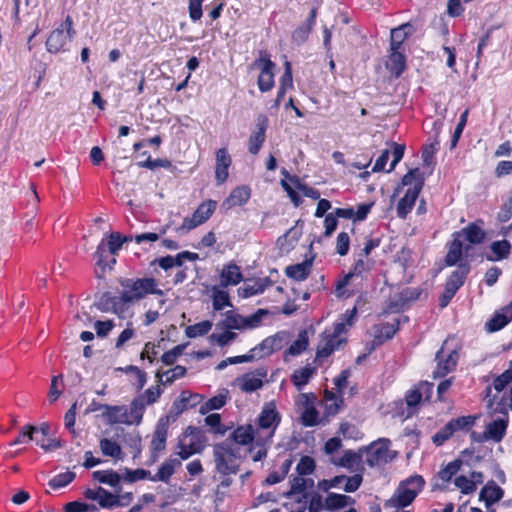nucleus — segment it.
<instances>
[{"mask_svg": "<svg viewBox=\"0 0 512 512\" xmlns=\"http://www.w3.org/2000/svg\"><path fill=\"white\" fill-rule=\"evenodd\" d=\"M512 381V366L505 370L501 375L497 376L493 384L487 387V403L489 408L494 412L506 414L508 409L512 410V386L509 395H501L504 388Z\"/></svg>", "mask_w": 512, "mask_h": 512, "instance_id": "obj_1", "label": "nucleus"}, {"mask_svg": "<svg viewBox=\"0 0 512 512\" xmlns=\"http://www.w3.org/2000/svg\"><path fill=\"white\" fill-rule=\"evenodd\" d=\"M425 481L420 475H413L400 482L394 494L385 503L386 507L402 509L409 506L424 488Z\"/></svg>", "mask_w": 512, "mask_h": 512, "instance_id": "obj_2", "label": "nucleus"}, {"mask_svg": "<svg viewBox=\"0 0 512 512\" xmlns=\"http://www.w3.org/2000/svg\"><path fill=\"white\" fill-rule=\"evenodd\" d=\"M123 288L120 299L124 303H133L143 299L148 294L162 296L164 293L158 289V283L154 278L125 279L121 282Z\"/></svg>", "mask_w": 512, "mask_h": 512, "instance_id": "obj_3", "label": "nucleus"}, {"mask_svg": "<svg viewBox=\"0 0 512 512\" xmlns=\"http://www.w3.org/2000/svg\"><path fill=\"white\" fill-rule=\"evenodd\" d=\"M280 422L281 415L276 403L274 401L264 403L256 420L258 439L264 441L266 445L270 444Z\"/></svg>", "mask_w": 512, "mask_h": 512, "instance_id": "obj_4", "label": "nucleus"}, {"mask_svg": "<svg viewBox=\"0 0 512 512\" xmlns=\"http://www.w3.org/2000/svg\"><path fill=\"white\" fill-rule=\"evenodd\" d=\"M344 333L345 323L343 321H336L333 327L325 329L321 334L317 347V358H326L345 344L346 338L343 336Z\"/></svg>", "mask_w": 512, "mask_h": 512, "instance_id": "obj_5", "label": "nucleus"}, {"mask_svg": "<svg viewBox=\"0 0 512 512\" xmlns=\"http://www.w3.org/2000/svg\"><path fill=\"white\" fill-rule=\"evenodd\" d=\"M206 445L204 433L195 427L189 426L179 437L177 455L186 460L194 454L200 453Z\"/></svg>", "mask_w": 512, "mask_h": 512, "instance_id": "obj_6", "label": "nucleus"}, {"mask_svg": "<svg viewBox=\"0 0 512 512\" xmlns=\"http://www.w3.org/2000/svg\"><path fill=\"white\" fill-rule=\"evenodd\" d=\"M216 469L223 475L235 474L238 470L239 450L229 442L216 444L213 450Z\"/></svg>", "mask_w": 512, "mask_h": 512, "instance_id": "obj_7", "label": "nucleus"}, {"mask_svg": "<svg viewBox=\"0 0 512 512\" xmlns=\"http://www.w3.org/2000/svg\"><path fill=\"white\" fill-rule=\"evenodd\" d=\"M390 440L380 438L367 447H363V455H366L365 463L369 467L382 466L396 457V452L390 449Z\"/></svg>", "mask_w": 512, "mask_h": 512, "instance_id": "obj_8", "label": "nucleus"}, {"mask_svg": "<svg viewBox=\"0 0 512 512\" xmlns=\"http://www.w3.org/2000/svg\"><path fill=\"white\" fill-rule=\"evenodd\" d=\"M75 30L73 29V20L71 16H66L60 27L54 29L46 41L47 51L50 53H59L67 50V45L72 41Z\"/></svg>", "mask_w": 512, "mask_h": 512, "instance_id": "obj_9", "label": "nucleus"}, {"mask_svg": "<svg viewBox=\"0 0 512 512\" xmlns=\"http://www.w3.org/2000/svg\"><path fill=\"white\" fill-rule=\"evenodd\" d=\"M253 66L260 68L257 84L261 92H268L274 87V69L275 63L272 62L266 54H261Z\"/></svg>", "mask_w": 512, "mask_h": 512, "instance_id": "obj_10", "label": "nucleus"}, {"mask_svg": "<svg viewBox=\"0 0 512 512\" xmlns=\"http://www.w3.org/2000/svg\"><path fill=\"white\" fill-rule=\"evenodd\" d=\"M267 369L260 367L254 371L245 373L235 379V385L245 393H252L263 387L267 377Z\"/></svg>", "mask_w": 512, "mask_h": 512, "instance_id": "obj_11", "label": "nucleus"}, {"mask_svg": "<svg viewBox=\"0 0 512 512\" xmlns=\"http://www.w3.org/2000/svg\"><path fill=\"white\" fill-rule=\"evenodd\" d=\"M216 205L217 203L213 200L201 203L191 217L183 220L181 229L189 231L206 222L214 213Z\"/></svg>", "mask_w": 512, "mask_h": 512, "instance_id": "obj_12", "label": "nucleus"}, {"mask_svg": "<svg viewBox=\"0 0 512 512\" xmlns=\"http://www.w3.org/2000/svg\"><path fill=\"white\" fill-rule=\"evenodd\" d=\"M290 333L287 331H279L276 334L265 338L258 346L252 351H259L260 357L269 356L272 353L279 351L290 341Z\"/></svg>", "mask_w": 512, "mask_h": 512, "instance_id": "obj_13", "label": "nucleus"}, {"mask_svg": "<svg viewBox=\"0 0 512 512\" xmlns=\"http://www.w3.org/2000/svg\"><path fill=\"white\" fill-rule=\"evenodd\" d=\"M371 268V263L368 260H364L362 258L358 259L353 266L351 272L345 275L336 286V296L339 298H348L352 296L353 291L346 290V287L349 285L350 281L354 277L360 276L363 272L368 271Z\"/></svg>", "mask_w": 512, "mask_h": 512, "instance_id": "obj_14", "label": "nucleus"}, {"mask_svg": "<svg viewBox=\"0 0 512 512\" xmlns=\"http://www.w3.org/2000/svg\"><path fill=\"white\" fill-rule=\"evenodd\" d=\"M445 345L446 342L436 354L437 368L433 372L434 377L445 376L446 374L454 370V368L457 365V361L459 358L458 352L455 349L446 351Z\"/></svg>", "mask_w": 512, "mask_h": 512, "instance_id": "obj_15", "label": "nucleus"}, {"mask_svg": "<svg viewBox=\"0 0 512 512\" xmlns=\"http://www.w3.org/2000/svg\"><path fill=\"white\" fill-rule=\"evenodd\" d=\"M168 436V419L160 418L156 429L153 433V437L151 440V462H156L159 458V455L166 448V440Z\"/></svg>", "mask_w": 512, "mask_h": 512, "instance_id": "obj_16", "label": "nucleus"}, {"mask_svg": "<svg viewBox=\"0 0 512 512\" xmlns=\"http://www.w3.org/2000/svg\"><path fill=\"white\" fill-rule=\"evenodd\" d=\"M268 125V117L264 114L258 115L255 129L249 137V152L251 154L256 155L261 149L266 138V130Z\"/></svg>", "mask_w": 512, "mask_h": 512, "instance_id": "obj_17", "label": "nucleus"}, {"mask_svg": "<svg viewBox=\"0 0 512 512\" xmlns=\"http://www.w3.org/2000/svg\"><path fill=\"white\" fill-rule=\"evenodd\" d=\"M503 415V417L487 424L485 431L478 438L479 441L492 440L494 442H500L503 439L508 426L507 413Z\"/></svg>", "mask_w": 512, "mask_h": 512, "instance_id": "obj_18", "label": "nucleus"}, {"mask_svg": "<svg viewBox=\"0 0 512 512\" xmlns=\"http://www.w3.org/2000/svg\"><path fill=\"white\" fill-rule=\"evenodd\" d=\"M231 437L239 445L245 446L255 442L258 446H266L264 441L258 439V432L251 424L238 426Z\"/></svg>", "mask_w": 512, "mask_h": 512, "instance_id": "obj_19", "label": "nucleus"}, {"mask_svg": "<svg viewBox=\"0 0 512 512\" xmlns=\"http://www.w3.org/2000/svg\"><path fill=\"white\" fill-rule=\"evenodd\" d=\"M421 189V181H417V183L413 187L407 189L405 195L400 199L396 208L397 215L399 218L405 219L406 216L411 212Z\"/></svg>", "mask_w": 512, "mask_h": 512, "instance_id": "obj_20", "label": "nucleus"}, {"mask_svg": "<svg viewBox=\"0 0 512 512\" xmlns=\"http://www.w3.org/2000/svg\"><path fill=\"white\" fill-rule=\"evenodd\" d=\"M512 321V301L496 311L491 319L486 322V329L489 332H496L504 328Z\"/></svg>", "mask_w": 512, "mask_h": 512, "instance_id": "obj_21", "label": "nucleus"}, {"mask_svg": "<svg viewBox=\"0 0 512 512\" xmlns=\"http://www.w3.org/2000/svg\"><path fill=\"white\" fill-rule=\"evenodd\" d=\"M484 476L482 472L473 471L469 476L460 475L454 480L455 486L463 494H472L476 491L477 485L483 482Z\"/></svg>", "mask_w": 512, "mask_h": 512, "instance_id": "obj_22", "label": "nucleus"}, {"mask_svg": "<svg viewBox=\"0 0 512 512\" xmlns=\"http://www.w3.org/2000/svg\"><path fill=\"white\" fill-rule=\"evenodd\" d=\"M272 285L269 278H260L255 280H247L243 286L238 289V295L241 298H249L263 293L268 287Z\"/></svg>", "mask_w": 512, "mask_h": 512, "instance_id": "obj_23", "label": "nucleus"}, {"mask_svg": "<svg viewBox=\"0 0 512 512\" xmlns=\"http://www.w3.org/2000/svg\"><path fill=\"white\" fill-rule=\"evenodd\" d=\"M102 417L106 419L109 424H127L132 425L133 421L130 420L128 409L126 406H111L105 407L102 412Z\"/></svg>", "mask_w": 512, "mask_h": 512, "instance_id": "obj_24", "label": "nucleus"}, {"mask_svg": "<svg viewBox=\"0 0 512 512\" xmlns=\"http://www.w3.org/2000/svg\"><path fill=\"white\" fill-rule=\"evenodd\" d=\"M232 163L231 157L225 148L216 152L215 179L217 184H223L228 178V169Z\"/></svg>", "mask_w": 512, "mask_h": 512, "instance_id": "obj_25", "label": "nucleus"}, {"mask_svg": "<svg viewBox=\"0 0 512 512\" xmlns=\"http://www.w3.org/2000/svg\"><path fill=\"white\" fill-rule=\"evenodd\" d=\"M503 496L504 490L494 481H488L479 493V500L485 503L486 508H489L501 500Z\"/></svg>", "mask_w": 512, "mask_h": 512, "instance_id": "obj_26", "label": "nucleus"}, {"mask_svg": "<svg viewBox=\"0 0 512 512\" xmlns=\"http://www.w3.org/2000/svg\"><path fill=\"white\" fill-rule=\"evenodd\" d=\"M355 500L344 494L329 493L324 499V509L335 512L348 506L354 505Z\"/></svg>", "mask_w": 512, "mask_h": 512, "instance_id": "obj_27", "label": "nucleus"}, {"mask_svg": "<svg viewBox=\"0 0 512 512\" xmlns=\"http://www.w3.org/2000/svg\"><path fill=\"white\" fill-rule=\"evenodd\" d=\"M180 466L181 461L178 458H169L162 463L158 469V472L151 476L150 480L153 482H168L171 476L174 474L175 469Z\"/></svg>", "mask_w": 512, "mask_h": 512, "instance_id": "obj_28", "label": "nucleus"}, {"mask_svg": "<svg viewBox=\"0 0 512 512\" xmlns=\"http://www.w3.org/2000/svg\"><path fill=\"white\" fill-rule=\"evenodd\" d=\"M363 458V450L362 448L358 450V452L347 450L338 459H332V463L336 466H341L347 469H355L358 468L362 462Z\"/></svg>", "mask_w": 512, "mask_h": 512, "instance_id": "obj_29", "label": "nucleus"}, {"mask_svg": "<svg viewBox=\"0 0 512 512\" xmlns=\"http://www.w3.org/2000/svg\"><path fill=\"white\" fill-rule=\"evenodd\" d=\"M220 279H221V286L227 287L230 285L239 284L242 281L243 276H242L239 266H237L234 263H230L223 267L221 275H220Z\"/></svg>", "mask_w": 512, "mask_h": 512, "instance_id": "obj_30", "label": "nucleus"}, {"mask_svg": "<svg viewBox=\"0 0 512 512\" xmlns=\"http://www.w3.org/2000/svg\"><path fill=\"white\" fill-rule=\"evenodd\" d=\"M251 196V191L247 186H239L232 190L228 198L224 201L223 205L227 208L235 206H242L248 202Z\"/></svg>", "mask_w": 512, "mask_h": 512, "instance_id": "obj_31", "label": "nucleus"}, {"mask_svg": "<svg viewBox=\"0 0 512 512\" xmlns=\"http://www.w3.org/2000/svg\"><path fill=\"white\" fill-rule=\"evenodd\" d=\"M313 259H306L302 263L290 265L286 268V275L294 280L303 281L311 272Z\"/></svg>", "mask_w": 512, "mask_h": 512, "instance_id": "obj_32", "label": "nucleus"}, {"mask_svg": "<svg viewBox=\"0 0 512 512\" xmlns=\"http://www.w3.org/2000/svg\"><path fill=\"white\" fill-rule=\"evenodd\" d=\"M432 389L433 384L423 382L419 384V386L415 389L408 391L406 394L407 405L410 407L416 406L422 400L423 395H425L426 399H429L432 393Z\"/></svg>", "mask_w": 512, "mask_h": 512, "instance_id": "obj_33", "label": "nucleus"}, {"mask_svg": "<svg viewBox=\"0 0 512 512\" xmlns=\"http://www.w3.org/2000/svg\"><path fill=\"white\" fill-rule=\"evenodd\" d=\"M468 273L469 267L467 265H459L448 277L445 288L456 294L459 288L464 284Z\"/></svg>", "mask_w": 512, "mask_h": 512, "instance_id": "obj_34", "label": "nucleus"}, {"mask_svg": "<svg viewBox=\"0 0 512 512\" xmlns=\"http://www.w3.org/2000/svg\"><path fill=\"white\" fill-rule=\"evenodd\" d=\"M414 33V27L410 23H404L391 30L390 48L400 49L406 38Z\"/></svg>", "mask_w": 512, "mask_h": 512, "instance_id": "obj_35", "label": "nucleus"}, {"mask_svg": "<svg viewBox=\"0 0 512 512\" xmlns=\"http://www.w3.org/2000/svg\"><path fill=\"white\" fill-rule=\"evenodd\" d=\"M387 68L396 76H400L405 69V57L400 52V49L390 48V55L388 57Z\"/></svg>", "mask_w": 512, "mask_h": 512, "instance_id": "obj_36", "label": "nucleus"}, {"mask_svg": "<svg viewBox=\"0 0 512 512\" xmlns=\"http://www.w3.org/2000/svg\"><path fill=\"white\" fill-rule=\"evenodd\" d=\"M314 485V481L311 478H305L304 476L298 475L291 480V487L288 496L300 494L303 497H306L305 492L312 488Z\"/></svg>", "mask_w": 512, "mask_h": 512, "instance_id": "obj_37", "label": "nucleus"}, {"mask_svg": "<svg viewBox=\"0 0 512 512\" xmlns=\"http://www.w3.org/2000/svg\"><path fill=\"white\" fill-rule=\"evenodd\" d=\"M315 373V368L307 365L303 368H299L294 371L291 376L293 384L296 386L298 391H301L303 387L309 382L312 375Z\"/></svg>", "mask_w": 512, "mask_h": 512, "instance_id": "obj_38", "label": "nucleus"}, {"mask_svg": "<svg viewBox=\"0 0 512 512\" xmlns=\"http://www.w3.org/2000/svg\"><path fill=\"white\" fill-rule=\"evenodd\" d=\"M99 447L104 456L112 457L114 459L120 460L123 458L122 448L121 446L108 438H103L99 442Z\"/></svg>", "mask_w": 512, "mask_h": 512, "instance_id": "obj_39", "label": "nucleus"}, {"mask_svg": "<svg viewBox=\"0 0 512 512\" xmlns=\"http://www.w3.org/2000/svg\"><path fill=\"white\" fill-rule=\"evenodd\" d=\"M490 249L494 256H489L488 260L490 261H500L509 256L511 252V244L508 240H499L494 241L490 245Z\"/></svg>", "mask_w": 512, "mask_h": 512, "instance_id": "obj_40", "label": "nucleus"}, {"mask_svg": "<svg viewBox=\"0 0 512 512\" xmlns=\"http://www.w3.org/2000/svg\"><path fill=\"white\" fill-rule=\"evenodd\" d=\"M92 477L94 480L103 484H107L111 487L118 486L121 481L120 475L111 469L94 471L92 473Z\"/></svg>", "mask_w": 512, "mask_h": 512, "instance_id": "obj_41", "label": "nucleus"}, {"mask_svg": "<svg viewBox=\"0 0 512 512\" xmlns=\"http://www.w3.org/2000/svg\"><path fill=\"white\" fill-rule=\"evenodd\" d=\"M229 397V391L227 389L221 390L217 395L210 398L205 404L201 407V412L205 413L211 410H217L222 408Z\"/></svg>", "mask_w": 512, "mask_h": 512, "instance_id": "obj_42", "label": "nucleus"}, {"mask_svg": "<svg viewBox=\"0 0 512 512\" xmlns=\"http://www.w3.org/2000/svg\"><path fill=\"white\" fill-rule=\"evenodd\" d=\"M309 344L308 333L306 330L300 331L298 338L290 345L288 350L285 352V356H298L304 352Z\"/></svg>", "mask_w": 512, "mask_h": 512, "instance_id": "obj_43", "label": "nucleus"}, {"mask_svg": "<svg viewBox=\"0 0 512 512\" xmlns=\"http://www.w3.org/2000/svg\"><path fill=\"white\" fill-rule=\"evenodd\" d=\"M102 508L111 509L113 507L124 506L120 501V496L114 495L104 488H100V494L97 500Z\"/></svg>", "mask_w": 512, "mask_h": 512, "instance_id": "obj_44", "label": "nucleus"}, {"mask_svg": "<svg viewBox=\"0 0 512 512\" xmlns=\"http://www.w3.org/2000/svg\"><path fill=\"white\" fill-rule=\"evenodd\" d=\"M461 233L471 244H480L485 238V232L476 224H469Z\"/></svg>", "mask_w": 512, "mask_h": 512, "instance_id": "obj_45", "label": "nucleus"}, {"mask_svg": "<svg viewBox=\"0 0 512 512\" xmlns=\"http://www.w3.org/2000/svg\"><path fill=\"white\" fill-rule=\"evenodd\" d=\"M212 326L213 324L211 321L204 320L194 325L187 326L185 334L189 338L204 336L212 329Z\"/></svg>", "mask_w": 512, "mask_h": 512, "instance_id": "obj_46", "label": "nucleus"}, {"mask_svg": "<svg viewBox=\"0 0 512 512\" xmlns=\"http://www.w3.org/2000/svg\"><path fill=\"white\" fill-rule=\"evenodd\" d=\"M462 256V242L460 239L455 238L448 250L445 261L449 266L455 265Z\"/></svg>", "mask_w": 512, "mask_h": 512, "instance_id": "obj_47", "label": "nucleus"}, {"mask_svg": "<svg viewBox=\"0 0 512 512\" xmlns=\"http://www.w3.org/2000/svg\"><path fill=\"white\" fill-rule=\"evenodd\" d=\"M212 293L213 308L215 310L220 311L225 307L231 306L229 295L226 291L214 287Z\"/></svg>", "mask_w": 512, "mask_h": 512, "instance_id": "obj_48", "label": "nucleus"}, {"mask_svg": "<svg viewBox=\"0 0 512 512\" xmlns=\"http://www.w3.org/2000/svg\"><path fill=\"white\" fill-rule=\"evenodd\" d=\"M145 407L146 405L144 402L138 397L131 402L128 414L130 420L133 421V424L139 425L141 423Z\"/></svg>", "mask_w": 512, "mask_h": 512, "instance_id": "obj_49", "label": "nucleus"}, {"mask_svg": "<svg viewBox=\"0 0 512 512\" xmlns=\"http://www.w3.org/2000/svg\"><path fill=\"white\" fill-rule=\"evenodd\" d=\"M268 314V310L258 309L255 313L248 316H244L245 329L251 330L259 327L262 324L264 317H266Z\"/></svg>", "mask_w": 512, "mask_h": 512, "instance_id": "obj_50", "label": "nucleus"}, {"mask_svg": "<svg viewBox=\"0 0 512 512\" xmlns=\"http://www.w3.org/2000/svg\"><path fill=\"white\" fill-rule=\"evenodd\" d=\"M74 478H75L74 472L66 471V472H63V473H60V474L54 476L49 481V486L52 489H59V488L67 486L69 483H71L74 480Z\"/></svg>", "mask_w": 512, "mask_h": 512, "instance_id": "obj_51", "label": "nucleus"}, {"mask_svg": "<svg viewBox=\"0 0 512 512\" xmlns=\"http://www.w3.org/2000/svg\"><path fill=\"white\" fill-rule=\"evenodd\" d=\"M37 433H38L37 427L31 426V425L25 426L23 428L22 432L19 434V436L13 442H11L10 445L28 443L30 441L36 442V439H38V437L35 436V434H37Z\"/></svg>", "mask_w": 512, "mask_h": 512, "instance_id": "obj_52", "label": "nucleus"}, {"mask_svg": "<svg viewBox=\"0 0 512 512\" xmlns=\"http://www.w3.org/2000/svg\"><path fill=\"white\" fill-rule=\"evenodd\" d=\"M302 424L306 427H312L319 423V414L315 407L307 406L301 415Z\"/></svg>", "mask_w": 512, "mask_h": 512, "instance_id": "obj_53", "label": "nucleus"}, {"mask_svg": "<svg viewBox=\"0 0 512 512\" xmlns=\"http://www.w3.org/2000/svg\"><path fill=\"white\" fill-rule=\"evenodd\" d=\"M315 470V461L309 456H304L300 459L296 466V471L300 476H307Z\"/></svg>", "mask_w": 512, "mask_h": 512, "instance_id": "obj_54", "label": "nucleus"}, {"mask_svg": "<svg viewBox=\"0 0 512 512\" xmlns=\"http://www.w3.org/2000/svg\"><path fill=\"white\" fill-rule=\"evenodd\" d=\"M65 512H97L98 508L94 504L73 501L64 506Z\"/></svg>", "mask_w": 512, "mask_h": 512, "instance_id": "obj_55", "label": "nucleus"}, {"mask_svg": "<svg viewBox=\"0 0 512 512\" xmlns=\"http://www.w3.org/2000/svg\"><path fill=\"white\" fill-rule=\"evenodd\" d=\"M461 466V461L455 460L450 463H448L445 468H443L439 472V478L444 482H449L453 476L456 475V473L459 471Z\"/></svg>", "mask_w": 512, "mask_h": 512, "instance_id": "obj_56", "label": "nucleus"}, {"mask_svg": "<svg viewBox=\"0 0 512 512\" xmlns=\"http://www.w3.org/2000/svg\"><path fill=\"white\" fill-rule=\"evenodd\" d=\"M162 390L159 386L156 387H150L147 390L144 391L141 395L138 396L139 399H141L144 404L151 405L157 402V400L160 398L162 394Z\"/></svg>", "mask_w": 512, "mask_h": 512, "instance_id": "obj_57", "label": "nucleus"}, {"mask_svg": "<svg viewBox=\"0 0 512 512\" xmlns=\"http://www.w3.org/2000/svg\"><path fill=\"white\" fill-rule=\"evenodd\" d=\"M313 27L304 23L303 25L296 28L292 33V41L298 45L304 43L311 33Z\"/></svg>", "mask_w": 512, "mask_h": 512, "instance_id": "obj_58", "label": "nucleus"}, {"mask_svg": "<svg viewBox=\"0 0 512 512\" xmlns=\"http://www.w3.org/2000/svg\"><path fill=\"white\" fill-rule=\"evenodd\" d=\"M290 181L295 184L296 188L301 191L305 197L311 198L313 200H318L320 198V192L317 189L300 183L296 177L290 178Z\"/></svg>", "mask_w": 512, "mask_h": 512, "instance_id": "obj_59", "label": "nucleus"}, {"mask_svg": "<svg viewBox=\"0 0 512 512\" xmlns=\"http://www.w3.org/2000/svg\"><path fill=\"white\" fill-rule=\"evenodd\" d=\"M454 433V430L451 424L448 422L443 428H441L437 433H435L432 437L433 443L437 446L442 445L446 440H448Z\"/></svg>", "mask_w": 512, "mask_h": 512, "instance_id": "obj_60", "label": "nucleus"}, {"mask_svg": "<svg viewBox=\"0 0 512 512\" xmlns=\"http://www.w3.org/2000/svg\"><path fill=\"white\" fill-rule=\"evenodd\" d=\"M204 0H188L189 17L193 22L199 21L202 18V4Z\"/></svg>", "mask_w": 512, "mask_h": 512, "instance_id": "obj_61", "label": "nucleus"}, {"mask_svg": "<svg viewBox=\"0 0 512 512\" xmlns=\"http://www.w3.org/2000/svg\"><path fill=\"white\" fill-rule=\"evenodd\" d=\"M186 345H177L175 346L173 349L165 352L163 355H162V362L165 364V365H172L176 362L177 358L182 355L184 349H185Z\"/></svg>", "mask_w": 512, "mask_h": 512, "instance_id": "obj_62", "label": "nucleus"}, {"mask_svg": "<svg viewBox=\"0 0 512 512\" xmlns=\"http://www.w3.org/2000/svg\"><path fill=\"white\" fill-rule=\"evenodd\" d=\"M475 418L472 416H462L449 421L454 432L458 430H466L473 426Z\"/></svg>", "mask_w": 512, "mask_h": 512, "instance_id": "obj_63", "label": "nucleus"}, {"mask_svg": "<svg viewBox=\"0 0 512 512\" xmlns=\"http://www.w3.org/2000/svg\"><path fill=\"white\" fill-rule=\"evenodd\" d=\"M346 479V476L344 475H340V476H335L334 478L332 479H329V480H321L317 483V488L320 490V491H323V492H328L331 488H337L339 487V485Z\"/></svg>", "mask_w": 512, "mask_h": 512, "instance_id": "obj_64", "label": "nucleus"}]
</instances>
